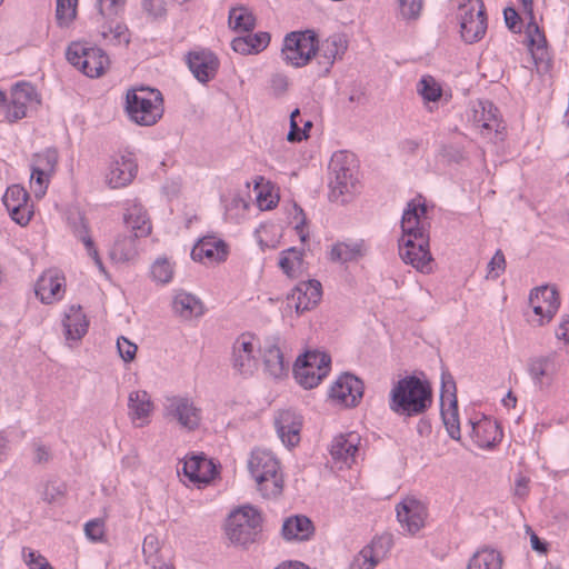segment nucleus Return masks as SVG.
Here are the masks:
<instances>
[{
	"instance_id": "obj_15",
	"label": "nucleus",
	"mask_w": 569,
	"mask_h": 569,
	"mask_svg": "<svg viewBox=\"0 0 569 569\" xmlns=\"http://www.w3.org/2000/svg\"><path fill=\"white\" fill-rule=\"evenodd\" d=\"M186 61L189 70L201 83L213 79L219 68V60L210 50L190 51L186 57Z\"/></svg>"
},
{
	"instance_id": "obj_21",
	"label": "nucleus",
	"mask_w": 569,
	"mask_h": 569,
	"mask_svg": "<svg viewBox=\"0 0 569 569\" xmlns=\"http://www.w3.org/2000/svg\"><path fill=\"white\" fill-rule=\"evenodd\" d=\"M221 465H182L177 475L186 486L203 488L219 476Z\"/></svg>"
},
{
	"instance_id": "obj_30",
	"label": "nucleus",
	"mask_w": 569,
	"mask_h": 569,
	"mask_svg": "<svg viewBox=\"0 0 569 569\" xmlns=\"http://www.w3.org/2000/svg\"><path fill=\"white\" fill-rule=\"evenodd\" d=\"M89 321L81 306H71L63 319L64 336L68 340H79L88 331Z\"/></svg>"
},
{
	"instance_id": "obj_5",
	"label": "nucleus",
	"mask_w": 569,
	"mask_h": 569,
	"mask_svg": "<svg viewBox=\"0 0 569 569\" xmlns=\"http://www.w3.org/2000/svg\"><path fill=\"white\" fill-rule=\"evenodd\" d=\"M317 51L318 36L311 29L287 33L281 49L283 60L296 68L308 64Z\"/></svg>"
},
{
	"instance_id": "obj_39",
	"label": "nucleus",
	"mask_w": 569,
	"mask_h": 569,
	"mask_svg": "<svg viewBox=\"0 0 569 569\" xmlns=\"http://www.w3.org/2000/svg\"><path fill=\"white\" fill-rule=\"evenodd\" d=\"M58 163V151L56 148H47L46 150L34 153L32 158L31 169L33 173L49 172L53 173Z\"/></svg>"
},
{
	"instance_id": "obj_26",
	"label": "nucleus",
	"mask_w": 569,
	"mask_h": 569,
	"mask_svg": "<svg viewBox=\"0 0 569 569\" xmlns=\"http://www.w3.org/2000/svg\"><path fill=\"white\" fill-rule=\"evenodd\" d=\"M361 438L357 432L339 435L333 438L330 446V455L335 460L351 459L353 462L359 457Z\"/></svg>"
},
{
	"instance_id": "obj_36",
	"label": "nucleus",
	"mask_w": 569,
	"mask_h": 569,
	"mask_svg": "<svg viewBox=\"0 0 569 569\" xmlns=\"http://www.w3.org/2000/svg\"><path fill=\"white\" fill-rule=\"evenodd\" d=\"M229 27L233 31L250 32L256 27V18L250 10L244 7L232 8L229 11L228 18Z\"/></svg>"
},
{
	"instance_id": "obj_19",
	"label": "nucleus",
	"mask_w": 569,
	"mask_h": 569,
	"mask_svg": "<svg viewBox=\"0 0 569 569\" xmlns=\"http://www.w3.org/2000/svg\"><path fill=\"white\" fill-rule=\"evenodd\" d=\"M391 548V538L380 536L363 547L350 569H373Z\"/></svg>"
},
{
	"instance_id": "obj_41",
	"label": "nucleus",
	"mask_w": 569,
	"mask_h": 569,
	"mask_svg": "<svg viewBox=\"0 0 569 569\" xmlns=\"http://www.w3.org/2000/svg\"><path fill=\"white\" fill-rule=\"evenodd\" d=\"M481 114L479 117L478 114H475V121L478 123V127L482 129V132L495 130V132L498 133L501 123L497 118V107H495L493 103L489 101H486L485 103L481 102ZM476 113L478 112L476 111Z\"/></svg>"
},
{
	"instance_id": "obj_47",
	"label": "nucleus",
	"mask_w": 569,
	"mask_h": 569,
	"mask_svg": "<svg viewBox=\"0 0 569 569\" xmlns=\"http://www.w3.org/2000/svg\"><path fill=\"white\" fill-rule=\"evenodd\" d=\"M143 11L152 20L166 19L168 10L166 0H141Z\"/></svg>"
},
{
	"instance_id": "obj_32",
	"label": "nucleus",
	"mask_w": 569,
	"mask_h": 569,
	"mask_svg": "<svg viewBox=\"0 0 569 569\" xmlns=\"http://www.w3.org/2000/svg\"><path fill=\"white\" fill-rule=\"evenodd\" d=\"M502 562V556L498 550L485 546L472 555L467 569H501Z\"/></svg>"
},
{
	"instance_id": "obj_22",
	"label": "nucleus",
	"mask_w": 569,
	"mask_h": 569,
	"mask_svg": "<svg viewBox=\"0 0 569 569\" xmlns=\"http://www.w3.org/2000/svg\"><path fill=\"white\" fill-rule=\"evenodd\" d=\"M228 256V247L226 242L214 236H204L193 246L191 258L194 261L220 262L224 261Z\"/></svg>"
},
{
	"instance_id": "obj_11",
	"label": "nucleus",
	"mask_w": 569,
	"mask_h": 569,
	"mask_svg": "<svg viewBox=\"0 0 569 569\" xmlns=\"http://www.w3.org/2000/svg\"><path fill=\"white\" fill-rule=\"evenodd\" d=\"M257 489L264 498L277 497L283 488V475L279 465H248Z\"/></svg>"
},
{
	"instance_id": "obj_23",
	"label": "nucleus",
	"mask_w": 569,
	"mask_h": 569,
	"mask_svg": "<svg viewBox=\"0 0 569 569\" xmlns=\"http://www.w3.org/2000/svg\"><path fill=\"white\" fill-rule=\"evenodd\" d=\"M321 283L318 280H309L298 284L291 295L298 313L311 310L321 299Z\"/></svg>"
},
{
	"instance_id": "obj_55",
	"label": "nucleus",
	"mask_w": 569,
	"mask_h": 569,
	"mask_svg": "<svg viewBox=\"0 0 569 569\" xmlns=\"http://www.w3.org/2000/svg\"><path fill=\"white\" fill-rule=\"evenodd\" d=\"M441 416L443 419V423L446 426V429L449 433V436L452 439H459L460 438V427H459V419H458V409H452L450 416L448 417L446 412L443 411V407H441Z\"/></svg>"
},
{
	"instance_id": "obj_60",
	"label": "nucleus",
	"mask_w": 569,
	"mask_h": 569,
	"mask_svg": "<svg viewBox=\"0 0 569 569\" xmlns=\"http://www.w3.org/2000/svg\"><path fill=\"white\" fill-rule=\"evenodd\" d=\"M76 236L83 242L86 250L89 256L96 254L97 256V248L94 246V242L92 238L89 236L88 227L81 219V223L79 227L74 230Z\"/></svg>"
},
{
	"instance_id": "obj_29",
	"label": "nucleus",
	"mask_w": 569,
	"mask_h": 569,
	"mask_svg": "<svg viewBox=\"0 0 569 569\" xmlns=\"http://www.w3.org/2000/svg\"><path fill=\"white\" fill-rule=\"evenodd\" d=\"M348 48L347 39L343 34H332L328 37L321 44L318 46L320 52V59H325V69L320 70L321 76L329 73L335 60L341 57Z\"/></svg>"
},
{
	"instance_id": "obj_40",
	"label": "nucleus",
	"mask_w": 569,
	"mask_h": 569,
	"mask_svg": "<svg viewBox=\"0 0 569 569\" xmlns=\"http://www.w3.org/2000/svg\"><path fill=\"white\" fill-rule=\"evenodd\" d=\"M305 363L309 368H316V370H321V372H329L331 358L328 353L321 352L318 350H308L303 355L299 356L295 362V365Z\"/></svg>"
},
{
	"instance_id": "obj_18",
	"label": "nucleus",
	"mask_w": 569,
	"mask_h": 569,
	"mask_svg": "<svg viewBox=\"0 0 569 569\" xmlns=\"http://www.w3.org/2000/svg\"><path fill=\"white\" fill-rule=\"evenodd\" d=\"M274 426L279 438L287 448L299 443L302 419L295 410L279 411L274 419Z\"/></svg>"
},
{
	"instance_id": "obj_28",
	"label": "nucleus",
	"mask_w": 569,
	"mask_h": 569,
	"mask_svg": "<svg viewBox=\"0 0 569 569\" xmlns=\"http://www.w3.org/2000/svg\"><path fill=\"white\" fill-rule=\"evenodd\" d=\"M475 443L479 448H492L501 441L502 430L497 421L483 420L471 423Z\"/></svg>"
},
{
	"instance_id": "obj_27",
	"label": "nucleus",
	"mask_w": 569,
	"mask_h": 569,
	"mask_svg": "<svg viewBox=\"0 0 569 569\" xmlns=\"http://www.w3.org/2000/svg\"><path fill=\"white\" fill-rule=\"evenodd\" d=\"M281 532L282 537L288 541H306L312 537L315 527L308 517L297 515L291 516L283 521Z\"/></svg>"
},
{
	"instance_id": "obj_20",
	"label": "nucleus",
	"mask_w": 569,
	"mask_h": 569,
	"mask_svg": "<svg viewBox=\"0 0 569 569\" xmlns=\"http://www.w3.org/2000/svg\"><path fill=\"white\" fill-rule=\"evenodd\" d=\"M264 370L273 378H280L288 372L289 363L284 361L280 349V338L269 337L261 347Z\"/></svg>"
},
{
	"instance_id": "obj_34",
	"label": "nucleus",
	"mask_w": 569,
	"mask_h": 569,
	"mask_svg": "<svg viewBox=\"0 0 569 569\" xmlns=\"http://www.w3.org/2000/svg\"><path fill=\"white\" fill-rule=\"evenodd\" d=\"M529 47L536 63L542 62L548 57L547 39L543 31L538 27L533 19H530L527 26Z\"/></svg>"
},
{
	"instance_id": "obj_52",
	"label": "nucleus",
	"mask_w": 569,
	"mask_h": 569,
	"mask_svg": "<svg viewBox=\"0 0 569 569\" xmlns=\"http://www.w3.org/2000/svg\"><path fill=\"white\" fill-rule=\"evenodd\" d=\"M300 117V110L297 108L290 114V130L287 139L290 142H300L309 138L308 133L301 132L297 118Z\"/></svg>"
},
{
	"instance_id": "obj_49",
	"label": "nucleus",
	"mask_w": 569,
	"mask_h": 569,
	"mask_svg": "<svg viewBox=\"0 0 569 569\" xmlns=\"http://www.w3.org/2000/svg\"><path fill=\"white\" fill-rule=\"evenodd\" d=\"M64 487L62 483L57 481H47L42 486V490L40 491L41 498L43 501L48 503H52L57 501L60 497L63 496Z\"/></svg>"
},
{
	"instance_id": "obj_48",
	"label": "nucleus",
	"mask_w": 569,
	"mask_h": 569,
	"mask_svg": "<svg viewBox=\"0 0 569 569\" xmlns=\"http://www.w3.org/2000/svg\"><path fill=\"white\" fill-rule=\"evenodd\" d=\"M126 0H98L99 13L103 18H113L123 9Z\"/></svg>"
},
{
	"instance_id": "obj_24",
	"label": "nucleus",
	"mask_w": 569,
	"mask_h": 569,
	"mask_svg": "<svg viewBox=\"0 0 569 569\" xmlns=\"http://www.w3.org/2000/svg\"><path fill=\"white\" fill-rule=\"evenodd\" d=\"M138 166L131 156H121L110 164L107 174L108 184L111 188H121L130 183L136 177Z\"/></svg>"
},
{
	"instance_id": "obj_4",
	"label": "nucleus",
	"mask_w": 569,
	"mask_h": 569,
	"mask_svg": "<svg viewBox=\"0 0 569 569\" xmlns=\"http://www.w3.org/2000/svg\"><path fill=\"white\" fill-rule=\"evenodd\" d=\"M126 111L131 121L139 126L156 124L163 116V97L158 89L133 88L126 94Z\"/></svg>"
},
{
	"instance_id": "obj_33",
	"label": "nucleus",
	"mask_w": 569,
	"mask_h": 569,
	"mask_svg": "<svg viewBox=\"0 0 569 569\" xmlns=\"http://www.w3.org/2000/svg\"><path fill=\"white\" fill-rule=\"evenodd\" d=\"M62 279L51 273H44L37 281L36 295L43 303H51L61 297Z\"/></svg>"
},
{
	"instance_id": "obj_6",
	"label": "nucleus",
	"mask_w": 569,
	"mask_h": 569,
	"mask_svg": "<svg viewBox=\"0 0 569 569\" xmlns=\"http://www.w3.org/2000/svg\"><path fill=\"white\" fill-rule=\"evenodd\" d=\"M261 517L257 509L243 506L230 513L226 523L229 540L239 546H247L256 540Z\"/></svg>"
},
{
	"instance_id": "obj_31",
	"label": "nucleus",
	"mask_w": 569,
	"mask_h": 569,
	"mask_svg": "<svg viewBox=\"0 0 569 569\" xmlns=\"http://www.w3.org/2000/svg\"><path fill=\"white\" fill-rule=\"evenodd\" d=\"M172 308L176 315L182 319H191L203 315V305L199 298L186 291L176 293Z\"/></svg>"
},
{
	"instance_id": "obj_45",
	"label": "nucleus",
	"mask_w": 569,
	"mask_h": 569,
	"mask_svg": "<svg viewBox=\"0 0 569 569\" xmlns=\"http://www.w3.org/2000/svg\"><path fill=\"white\" fill-rule=\"evenodd\" d=\"M153 280L159 283H168L173 276V269L166 258H159L151 267Z\"/></svg>"
},
{
	"instance_id": "obj_35",
	"label": "nucleus",
	"mask_w": 569,
	"mask_h": 569,
	"mask_svg": "<svg viewBox=\"0 0 569 569\" xmlns=\"http://www.w3.org/2000/svg\"><path fill=\"white\" fill-rule=\"evenodd\" d=\"M128 408L133 418L143 419L152 412L153 403L146 390H138L130 392Z\"/></svg>"
},
{
	"instance_id": "obj_2",
	"label": "nucleus",
	"mask_w": 569,
	"mask_h": 569,
	"mask_svg": "<svg viewBox=\"0 0 569 569\" xmlns=\"http://www.w3.org/2000/svg\"><path fill=\"white\" fill-rule=\"evenodd\" d=\"M432 402L430 385L416 376L400 379L390 392V409L401 416L423 413Z\"/></svg>"
},
{
	"instance_id": "obj_46",
	"label": "nucleus",
	"mask_w": 569,
	"mask_h": 569,
	"mask_svg": "<svg viewBox=\"0 0 569 569\" xmlns=\"http://www.w3.org/2000/svg\"><path fill=\"white\" fill-rule=\"evenodd\" d=\"M418 92L425 100L437 101L441 97V89L430 76L422 77L418 83Z\"/></svg>"
},
{
	"instance_id": "obj_1",
	"label": "nucleus",
	"mask_w": 569,
	"mask_h": 569,
	"mask_svg": "<svg viewBox=\"0 0 569 569\" xmlns=\"http://www.w3.org/2000/svg\"><path fill=\"white\" fill-rule=\"evenodd\" d=\"M427 210V204L421 202V196L407 203L401 219L402 237L399 240V256L403 262L425 273L431 271L432 261Z\"/></svg>"
},
{
	"instance_id": "obj_44",
	"label": "nucleus",
	"mask_w": 569,
	"mask_h": 569,
	"mask_svg": "<svg viewBox=\"0 0 569 569\" xmlns=\"http://www.w3.org/2000/svg\"><path fill=\"white\" fill-rule=\"evenodd\" d=\"M11 99L18 104H22L27 109L29 103H39L36 88L30 83H17L11 90Z\"/></svg>"
},
{
	"instance_id": "obj_14",
	"label": "nucleus",
	"mask_w": 569,
	"mask_h": 569,
	"mask_svg": "<svg viewBox=\"0 0 569 569\" xmlns=\"http://www.w3.org/2000/svg\"><path fill=\"white\" fill-rule=\"evenodd\" d=\"M232 368L241 376H251L257 368L254 347L251 337L239 336L232 345L231 353Z\"/></svg>"
},
{
	"instance_id": "obj_50",
	"label": "nucleus",
	"mask_w": 569,
	"mask_h": 569,
	"mask_svg": "<svg viewBox=\"0 0 569 569\" xmlns=\"http://www.w3.org/2000/svg\"><path fill=\"white\" fill-rule=\"evenodd\" d=\"M422 4V0H399L402 18L416 20L420 16Z\"/></svg>"
},
{
	"instance_id": "obj_53",
	"label": "nucleus",
	"mask_w": 569,
	"mask_h": 569,
	"mask_svg": "<svg viewBox=\"0 0 569 569\" xmlns=\"http://www.w3.org/2000/svg\"><path fill=\"white\" fill-rule=\"evenodd\" d=\"M117 349L121 359L129 362L134 359L138 347L136 343L121 336L117 340Z\"/></svg>"
},
{
	"instance_id": "obj_8",
	"label": "nucleus",
	"mask_w": 569,
	"mask_h": 569,
	"mask_svg": "<svg viewBox=\"0 0 569 569\" xmlns=\"http://www.w3.org/2000/svg\"><path fill=\"white\" fill-rule=\"evenodd\" d=\"M123 221L132 234L123 237V239H117L113 252H120L121 259L129 260L133 253V239L149 236L151 222L147 210L140 203H132L127 208Z\"/></svg>"
},
{
	"instance_id": "obj_42",
	"label": "nucleus",
	"mask_w": 569,
	"mask_h": 569,
	"mask_svg": "<svg viewBox=\"0 0 569 569\" xmlns=\"http://www.w3.org/2000/svg\"><path fill=\"white\" fill-rule=\"evenodd\" d=\"M78 0H57L56 19L61 28L69 27L77 16Z\"/></svg>"
},
{
	"instance_id": "obj_56",
	"label": "nucleus",
	"mask_w": 569,
	"mask_h": 569,
	"mask_svg": "<svg viewBox=\"0 0 569 569\" xmlns=\"http://www.w3.org/2000/svg\"><path fill=\"white\" fill-rule=\"evenodd\" d=\"M254 54L263 51L270 43V34L268 32L249 33L246 36Z\"/></svg>"
},
{
	"instance_id": "obj_37",
	"label": "nucleus",
	"mask_w": 569,
	"mask_h": 569,
	"mask_svg": "<svg viewBox=\"0 0 569 569\" xmlns=\"http://www.w3.org/2000/svg\"><path fill=\"white\" fill-rule=\"evenodd\" d=\"M362 242H339L335 244L330 252V259L338 262L356 261L362 257Z\"/></svg>"
},
{
	"instance_id": "obj_17",
	"label": "nucleus",
	"mask_w": 569,
	"mask_h": 569,
	"mask_svg": "<svg viewBox=\"0 0 569 569\" xmlns=\"http://www.w3.org/2000/svg\"><path fill=\"white\" fill-rule=\"evenodd\" d=\"M529 305L536 315L549 321L560 306L559 293L555 287L547 284L535 288L529 295Z\"/></svg>"
},
{
	"instance_id": "obj_64",
	"label": "nucleus",
	"mask_w": 569,
	"mask_h": 569,
	"mask_svg": "<svg viewBox=\"0 0 569 569\" xmlns=\"http://www.w3.org/2000/svg\"><path fill=\"white\" fill-rule=\"evenodd\" d=\"M505 22L508 29L512 32L521 31V18L519 13L511 7L503 10Z\"/></svg>"
},
{
	"instance_id": "obj_61",
	"label": "nucleus",
	"mask_w": 569,
	"mask_h": 569,
	"mask_svg": "<svg viewBox=\"0 0 569 569\" xmlns=\"http://www.w3.org/2000/svg\"><path fill=\"white\" fill-rule=\"evenodd\" d=\"M529 483H530L529 477H527L522 473L517 475L516 480H515V487H513V496L516 499L521 500V501L526 500V498L528 497L529 491H530Z\"/></svg>"
},
{
	"instance_id": "obj_16",
	"label": "nucleus",
	"mask_w": 569,
	"mask_h": 569,
	"mask_svg": "<svg viewBox=\"0 0 569 569\" xmlns=\"http://www.w3.org/2000/svg\"><path fill=\"white\" fill-rule=\"evenodd\" d=\"M397 518L402 529L415 535L425 526L426 507L416 499H406L396 507Z\"/></svg>"
},
{
	"instance_id": "obj_7",
	"label": "nucleus",
	"mask_w": 569,
	"mask_h": 569,
	"mask_svg": "<svg viewBox=\"0 0 569 569\" xmlns=\"http://www.w3.org/2000/svg\"><path fill=\"white\" fill-rule=\"evenodd\" d=\"M460 34L466 43L480 41L487 31L486 8L482 0H459Z\"/></svg>"
},
{
	"instance_id": "obj_59",
	"label": "nucleus",
	"mask_w": 569,
	"mask_h": 569,
	"mask_svg": "<svg viewBox=\"0 0 569 569\" xmlns=\"http://www.w3.org/2000/svg\"><path fill=\"white\" fill-rule=\"evenodd\" d=\"M24 561L29 569H54L42 555L33 550L24 553Z\"/></svg>"
},
{
	"instance_id": "obj_13",
	"label": "nucleus",
	"mask_w": 569,
	"mask_h": 569,
	"mask_svg": "<svg viewBox=\"0 0 569 569\" xmlns=\"http://www.w3.org/2000/svg\"><path fill=\"white\" fill-rule=\"evenodd\" d=\"M28 200L29 193L19 184L9 187L2 198L11 219L20 226L28 224L33 214Z\"/></svg>"
},
{
	"instance_id": "obj_62",
	"label": "nucleus",
	"mask_w": 569,
	"mask_h": 569,
	"mask_svg": "<svg viewBox=\"0 0 569 569\" xmlns=\"http://www.w3.org/2000/svg\"><path fill=\"white\" fill-rule=\"evenodd\" d=\"M3 108L6 109V119L9 122H16V121L24 118L27 114V109L24 107H22V104H18V103L13 102L12 99L10 100L9 103L6 102Z\"/></svg>"
},
{
	"instance_id": "obj_38",
	"label": "nucleus",
	"mask_w": 569,
	"mask_h": 569,
	"mask_svg": "<svg viewBox=\"0 0 569 569\" xmlns=\"http://www.w3.org/2000/svg\"><path fill=\"white\" fill-rule=\"evenodd\" d=\"M329 372H321L316 368H309L305 363L293 366V375L297 382L305 389H312L317 387Z\"/></svg>"
},
{
	"instance_id": "obj_54",
	"label": "nucleus",
	"mask_w": 569,
	"mask_h": 569,
	"mask_svg": "<svg viewBox=\"0 0 569 569\" xmlns=\"http://www.w3.org/2000/svg\"><path fill=\"white\" fill-rule=\"evenodd\" d=\"M487 278L496 279L506 269V258L501 250H497L491 260L488 262Z\"/></svg>"
},
{
	"instance_id": "obj_51",
	"label": "nucleus",
	"mask_w": 569,
	"mask_h": 569,
	"mask_svg": "<svg viewBox=\"0 0 569 569\" xmlns=\"http://www.w3.org/2000/svg\"><path fill=\"white\" fill-rule=\"evenodd\" d=\"M287 252L292 253L293 257L282 256L279 260V266L286 274L291 277L295 272V266L302 262V252L296 248H290Z\"/></svg>"
},
{
	"instance_id": "obj_25",
	"label": "nucleus",
	"mask_w": 569,
	"mask_h": 569,
	"mask_svg": "<svg viewBox=\"0 0 569 569\" xmlns=\"http://www.w3.org/2000/svg\"><path fill=\"white\" fill-rule=\"evenodd\" d=\"M555 353L531 358L528 362V372L535 386L542 388L551 383L557 371Z\"/></svg>"
},
{
	"instance_id": "obj_43",
	"label": "nucleus",
	"mask_w": 569,
	"mask_h": 569,
	"mask_svg": "<svg viewBox=\"0 0 569 569\" xmlns=\"http://www.w3.org/2000/svg\"><path fill=\"white\" fill-rule=\"evenodd\" d=\"M457 386L452 375L448 371L441 373L440 401L441 407L448 401L450 409L457 410Z\"/></svg>"
},
{
	"instance_id": "obj_10",
	"label": "nucleus",
	"mask_w": 569,
	"mask_h": 569,
	"mask_svg": "<svg viewBox=\"0 0 569 569\" xmlns=\"http://www.w3.org/2000/svg\"><path fill=\"white\" fill-rule=\"evenodd\" d=\"M164 416L178 421V423L189 430H196L201 421L200 409L187 397H169L164 406Z\"/></svg>"
},
{
	"instance_id": "obj_63",
	"label": "nucleus",
	"mask_w": 569,
	"mask_h": 569,
	"mask_svg": "<svg viewBox=\"0 0 569 569\" xmlns=\"http://www.w3.org/2000/svg\"><path fill=\"white\" fill-rule=\"evenodd\" d=\"M248 462H279L276 455L267 448L258 447L251 451V458Z\"/></svg>"
},
{
	"instance_id": "obj_9",
	"label": "nucleus",
	"mask_w": 569,
	"mask_h": 569,
	"mask_svg": "<svg viewBox=\"0 0 569 569\" xmlns=\"http://www.w3.org/2000/svg\"><path fill=\"white\" fill-rule=\"evenodd\" d=\"M67 60L90 78H98L109 64V58L98 47H89L86 43L72 42L66 51Z\"/></svg>"
},
{
	"instance_id": "obj_3",
	"label": "nucleus",
	"mask_w": 569,
	"mask_h": 569,
	"mask_svg": "<svg viewBox=\"0 0 569 569\" xmlns=\"http://www.w3.org/2000/svg\"><path fill=\"white\" fill-rule=\"evenodd\" d=\"M329 199L346 203L358 191L355 154L348 151H337L329 162Z\"/></svg>"
},
{
	"instance_id": "obj_12",
	"label": "nucleus",
	"mask_w": 569,
	"mask_h": 569,
	"mask_svg": "<svg viewBox=\"0 0 569 569\" xmlns=\"http://www.w3.org/2000/svg\"><path fill=\"white\" fill-rule=\"evenodd\" d=\"M363 396V382L352 373L338 377L329 389V397L346 407H356Z\"/></svg>"
},
{
	"instance_id": "obj_58",
	"label": "nucleus",
	"mask_w": 569,
	"mask_h": 569,
	"mask_svg": "<svg viewBox=\"0 0 569 569\" xmlns=\"http://www.w3.org/2000/svg\"><path fill=\"white\" fill-rule=\"evenodd\" d=\"M86 536L92 541H100L104 535V523L100 519H93L84 525Z\"/></svg>"
},
{
	"instance_id": "obj_57",
	"label": "nucleus",
	"mask_w": 569,
	"mask_h": 569,
	"mask_svg": "<svg viewBox=\"0 0 569 569\" xmlns=\"http://www.w3.org/2000/svg\"><path fill=\"white\" fill-rule=\"evenodd\" d=\"M289 87L288 77L284 73L276 72L270 78V89L272 94L280 97L284 94Z\"/></svg>"
}]
</instances>
